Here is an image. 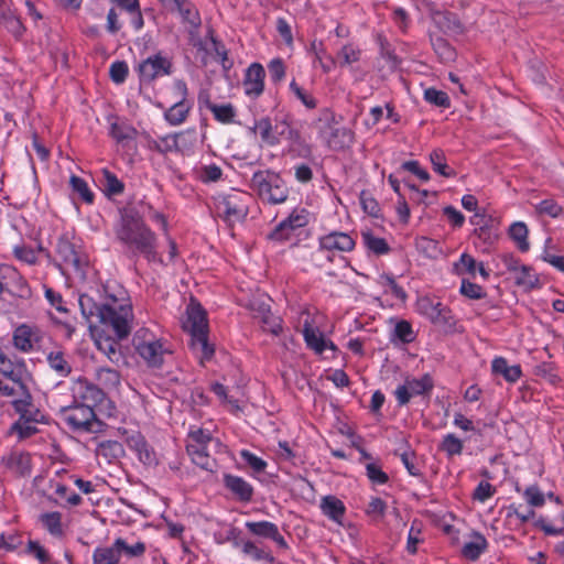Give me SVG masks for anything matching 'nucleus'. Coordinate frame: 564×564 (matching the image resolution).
Wrapping results in <instances>:
<instances>
[{
  "instance_id": "52",
  "label": "nucleus",
  "mask_w": 564,
  "mask_h": 564,
  "mask_svg": "<svg viewBox=\"0 0 564 564\" xmlns=\"http://www.w3.org/2000/svg\"><path fill=\"white\" fill-rule=\"evenodd\" d=\"M69 185L72 191L76 193L83 202L87 204H91L94 202V193L90 191L85 180L79 176L72 175Z\"/></svg>"
},
{
  "instance_id": "59",
  "label": "nucleus",
  "mask_w": 564,
  "mask_h": 564,
  "mask_svg": "<svg viewBox=\"0 0 564 564\" xmlns=\"http://www.w3.org/2000/svg\"><path fill=\"white\" fill-rule=\"evenodd\" d=\"M527 503L533 508H541L545 505V495L536 485H531L522 492Z\"/></svg>"
},
{
  "instance_id": "44",
  "label": "nucleus",
  "mask_w": 564,
  "mask_h": 564,
  "mask_svg": "<svg viewBox=\"0 0 564 564\" xmlns=\"http://www.w3.org/2000/svg\"><path fill=\"white\" fill-rule=\"evenodd\" d=\"M94 564H118L120 553L115 545V542L109 547H98L94 551Z\"/></svg>"
},
{
  "instance_id": "41",
  "label": "nucleus",
  "mask_w": 564,
  "mask_h": 564,
  "mask_svg": "<svg viewBox=\"0 0 564 564\" xmlns=\"http://www.w3.org/2000/svg\"><path fill=\"white\" fill-rule=\"evenodd\" d=\"M209 35L210 46L207 50L215 54L225 72L229 70L234 63L228 57V51L226 46L214 36L213 32H210Z\"/></svg>"
},
{
  "instance_id": "2",
  "label": "nucleus",
  "mask_w": 564,
  "mask_h": 564,
  "mask_svg": "<svg viewBox=\"0 0 564 564\" xmlns=\"http://www.w3.org/2000/svg\"><path fill=\"white\" fill-rule=\"evenodd\" d=\"M117 239L133 256H142L148 262L163 263L158 252L156 235L138 217L126 214L115 227Z\"/></svg>"
},
{
  "instance_id": "43",
  "label": "nucleus",
  "mask_w": 564,
  "mask_h": 564,
  "mask_svg": "<svg viewBox=\"0 0 564 564\" xmlns=\"http://www.w3.org/2000/svg\"><path fill=\"white\" fill-rule=\"evenodd\" d=\"M362 242L368 250L377 256L386 254L390 251V247L386 239L377 237L370 231L362 232Z\"/></svg>"
},
{
  "instance_id": "6",
  "label": "nucleus",
  "mask_w": 564,
  "mask_h": 564,
  "mask_svg": "<svg viewBox=\"0 0 564 564\" xmlns=\"http://www.w3.org/2000/svg\"><path fill=\"white\" fill-rule=\"evenodd\" d=\"M250 202L251 196L248 193L234 191L218 198L216 209L218 215L227 223L235 224L246 218Z\"/></svg>"
},
{
  "instance_id": "8",
  "label": "nucleus",
  "mask_w": 564,
  "mask_h": 564,
  "mask_svg": "<svg viewBox=\"0 0 564 564\" xmlns=\"http://www.w3.org/2000/svg\"><path fill=\"white\" fill-rule=\"evenodd\" d=\"M245 307L252 317L259 321L264 332L275 336L282 332V319L271 313L270 299L265 295H254L247 301Z\"/></svg>"
},
{
  "instance_id": "24",
  "label": "nucleus",
  "mask_w": 564,
  "mask_h": 564,
  "mask_svg": "<svg viewBox=\"0 0 564 564\" xmlns=\"http://www.w3.org/2000/svg\"><path fill=\"white\" fill-rule=\"evenodd\" d=\"M319 508L325 517L336 522L337 524H343L346 507L344 502L336 496H324L321 499Z\"/></svg>"
},
{
  "instance_id": "58",
  "label": "nucleus",
  "mask_w": 564,
  "mask_h": 564,
  "mask_svg": "<svg viewBox=\"0 0 564 564\" xmlns=\"http://www.w3.org/2000/svg\"><path fill=\"white\" fill-rule=\"evenodd\" d=\"M422 523L417 520H414L410 527L408 533L406 541V551L410 554H415L417 551V545L423 541L422 539Z\"/></svg>"
},
{
  "instance_id": "61",
  "label": "nucleus",
  "mask_w": 564,
  "mask_h": 564,
  "mask_svg": "<svg viewBox=\"0 0 564 564\" xmlns=\"http://www.w3.org/2000/svg\"><path fill=\"white\" fill-rule=\"evenodd\" d=\"M424 99L434 106L448 108L451 105V100L448 98V95L443 91L435 88H427L424 90Z\"/></svg>"
},
{
  "instance_id": "30",
  "label": "nucleus",
  "mask_w": 564,
  "mask_h": 564,
  "mask_svg": "<svg viewBox=\"0 0 564 564\" xmlns=\"http://www.w3.org/2000/svg\"><path fill=\"white\" fill-rule=\"evenodd\" d=\"M191 109L192 104L183 98L164 112V119L170 126H180L186 120Z\"/></svg>"
},
{
  "instance_id": "22",
  "label": "nucleus",
  "mask_w": 564,
  "mask_h": 564,
  "mask_svg": "<svg viewBox=\"0 0 564 564\" xmlns=\"http://www.w3.org/2000/svg\"><path fill=\"white\" fill-rule=\"evenodd\" d=\"M224 485L240 501L249 502L253 496V487L242 477L226 474Z\"/></svg>"
},
{
  "instance_id": "13",
  "label": "nucleus",
  "mask_w": 564,
  "mask_h": 564,
  "mask_svg": "<svg viewBox=\"0 0 564 564\" xmlns=\"http://www.w3.org/2000/svg\"><path fill=\"white\" fill-rule=\"evenodd\" d=\"M138 73L142 83H151L159 77L172 73V62L162 53L149 56L138 66Z\"/></svg>"
},
{
  "instance_id": "14",
  "label": "nucleus",
  "mask_w": 564,
  "mask_h": 564,
  "mask_svg": "<svg viewBox=\"0 0 564 564\" xmlns=\"http://www.w3.org/2000/svg\"><path fill=\"white\" fill-rule=\"evenodd\" d=\"M74 403L88 404L94 408L105 400L106 392L85 378H78L72 387Z\"/></svg>"
},
{
  "instance_id": "51",
  "label": "nucleus",
  "mask_w": 564,
  "mask_h": 564,
  "mask_svg": "<svg viewBox=\"0 0 564 564\" xmlns=\"http://www.w3.org/2000/svg\"><path fill=\"white\" fill-rule=\"evenodd\" d=\"M123 452L122 445L117 441L100 442L96 448L97 456L105 457L108 462L118 458Z\"/></svg>"
},
{
  "instance_id": "29",
  "label": "nucleus",
  "mask_w": 564,
  "mask_h": 564,
  "mask_svg": "<svg viewBox=\"0 0 564 564\" xmlns=\"http://www.w3.org/2000/svg\"><path fill=\"white\" fill-rule=\"evenodd\" d=\"M488 542L479 532H473L470 541L466 542L462 549L465 558L476 561L487 550Z\"/></svg>"
},
{
  "instance_id": "48",
  "label": "nucleus",
  "mask_w": 564,
  "mask_h": 564,
  "mask_svg": "<svg viewBox=\"0 0 564 564\" xmlns=\"http://www.w3.org/2000/svg\"><path fill=\"white\" fill-rule=\"evenodd\" d=\"M440 449L444 452L448 457L458 456L463 453L464 443L455 434L448 433L443 436L440 444Z\"/></svg>"
},
{
  "instance_id": "56",
  "label": "nucleus",
  "mask_w": 564,
  "mask_h": 564,
  "mask_svg": "<svg viewBox=\"0 0 564 564\" xmlns=\"http://www.w3.org/2000/svg\"><path fill=\"white\" fill-rule=\"evenodd\" d=\"M104 191L107 195H120L123 189V183L110 171L104 170V181H102Z\"/></svg>"
},
{
  "instance_id": "17",
  "label": "nucleus",
  "mask_w": 564,
  "mask_h": 564,
  "mask_svg": "<svg viewBox=\"0 0 564 564\" xmlns=\"http://www.w3.org/2000/svg\"><path fill=\"white\" fill-rule=\"evenodd\" d=\"M302 334L307 347L316 355L322 356L327 349L333 352L337 350L336 345L332 340L326 339L323 333L312 326L308 314H306L304 319Z\"/></svg>"
},
{
  "instance_id": "62",
  "label": "nucleus",
  "mask_w": 564,
  "mask_h": 564,
  "mask_svg": "<svg viewBox=\"0 0 564 564\" xmlns=\"http://www.w3.org/2000/svg\"><path fill=\"white\" fill-rule=\"evenodd\" d=\"M274 135L276 138V145L282 140H292L294 135V131L291 128L286 118L279 119L278 117L274 119Z\"/></svg>"
},
{
  "instance_id": "23",
  "label": "nucleus",
  "mask_w": 564,
  "mask_h": 564,
  "mask_svg": "<svg viewBox=\"0 0 564 564\" xmlns=\"http://www.w3.org/2000/svg\"><path fill=\"white\" fill-rule=\"evenodd\" d=\"M129 447L135 452L141 463L148 466H155L159 463V457L154 449L148 444L141 435L131 436L128 441Z\"/></svg>"
},
{
  "instance_id": "46",
  "label": "nucleus",
  "mask_w": 564,
  "mask_h": 564,
  "mask_svg": "<svg viewBox=\"0 0 564 564\" xmlns=\"http://www.w3.org/2000/svg\"><path fill=\"white\" fill-rule=\"evenodd\" d=\"M96 344L98 349L105 354L111 362L119 364L122 360V354L118 341L111 338H105L97 340Z\"/></svg>"
},
{
  "instance_id": "10",
  "label": "nucleus",
  "mask_w": 564,
  "mask_h": 564,
  "mask_svg": "<svg viewBox=\"0 0 564 564\" xmlns=\"http://www.w3.org/2000/svg\"><path fill=\"white\" fill-rule=\"evenodd\" d=\"M311 214L305 208H295L269 235V239L276 242L292 241L300 229L310 223Z\"/></svg>"
},
{
  "instance_id": "9",
  "label": "nucleus",
  "mask_w": 564,
  "mask_h": 564,
  "mask_svg": "<svg viewBox=\"0 0 564 564\" xmlns=\"http://www.w3.org/2000/svg\"><path fill=\"white\" fill-rule=\"evenodd\" d=\"M133 345L139 356L149 367H160L163 364L166 349L163 344L145 329L137 332Z\"/></svg>"
},
{
  "instance_id": "42",
  "label": "nucleus",
  "mask_w": 564,
  "mask_h": 564,
  "mask_svg": "<svg viewBox=\"0 0 564 564\" xmlns=\"http://www.w3.org/2000/svg\"><path fill=\"white\" fill-rule=\"evenodd\" d=\"M198 181L204 184L218 182L223 176V171L217 164H204L195 170Z\"/></svg>"
},
{
  "instance_id": "64",
  "label": "nucleus",
  "mask_w": 564,
  "mask_h": 564,
  "mask_svg": "<svg viewBox=\"0 0 564 564\" xmlns=\"http://www.w3.org/2000/svg\"><path fill=\"white\" fill-rule=\"evenodd\" d=\"M535 209L541 215L556 218L562 214V207L552 198L543 199L535 205Z\"/></svg>"
},
{
  "instance_id": "28",
  "label": "nucleus",
  "mask_w": 564,
  "mask_h": 564,
  "mask_svg": "<svg viewBox=\"0 0 564 564\" xmlns=\"http://www.w3.org/2000/svg\"><path fill=\"white\" fill-rule=\"evenodd\" d=\"M491 370L495 375H500L508 382H516L522 376V370L519 365L510 366L506 358L496 357L491 362Z\"/></svg>"
},
{
  "instance_id": "47",
  "label": "nucleus",
  "mask_w": 564,
  "mask_h": 564,
  "mask_svg": "<svg viewBox=\"0 0 564 564\" xmlns=\"http://www.w3.org/2000/svg\"><path fill=\"white\" fill-rule=\"evenodd\" d=\"M477 271V262L474 257L468 253H462L459 259L453 264V272L457 275L468 274L475 276Z\"/></svg>"
},
{
  "instance_id": "7",
  "label": "nucleus",
  "mask_w": 564,
  "mask_h": 564,
  "mask_svg": "<svg viewBox=\"0 0 564 564\" xmlns=\"http://www.w3.org/2000/svg\"><path fill=\"white\" fill-rule=\"evenodd\" d=\"M62 420L74 431L96 432L100 422L88 404L74 403L61 409Z\"/></svg>"
},
{
  "instance_id": "25",
  "label": "nucleus",
  "mask_w": 564,
  "mask_h": 564,
  "mask_svg": "<svg viewBox=\"0 0 564 564\" xmlns=\"http://www.w3.org/2000/svg\"><path fill=\"white\" fill-rule=\"evenodd\" d=\"M7 469L19 476H26L31 473V456L24 452H12L2 458Z\"/></svg>"
},
{
  "instance_id": "36",
  "label": "nucleus",
  "mask_w": 564,
  "mask_h": 564,
  "mask_svg": "<svg viewBox=\"0 0 564 564\" xmlns=\"http://www.w3.org/2000/svg\"><path fill=\"white\" fill-rule=\"evenodd\" d=\"M206 108L212 111L217 121L224 124L231 123L236 117V109L231 104L217 105L206 100Z\"/></svg>"
},
{
  "instance_id": "33",
  "label": "nucleus",
  "mask_w": 564,
  "mask_h": 564,
  "mask_svg": "<svg viewBox=\"0 0 564 564\" xmlns=\"http://www.w3.org/2000/svg\"><path fill=\"white\" fill-rule=\"evenodd\" d=\"M50 368L59 377H68L72 372V365L61 350L50 351L46 356Z\"/></svg>"
},
{
  "instance_id": "12",
  "label": "nucleus",
  "mask_w": 564,
  "mask_h": 564,
  "mask_svg": "<svg viewBox=\"0 0 564 564\" xmlns=\"http://www.w3.org/2000/svg\"><path fill=\"white\" fill-rule=\"evenodd\" d=\"M434 382L429 373L421 378H405L404 382L394 391L395 399L399 405H405L414 397L424 395L433 390Z\"/></svg>"
},
{
  "instance_id": "19",
  "label": "nucleus",
  "mask_w": 564,
  "mask_h": 564,
  "mask_svg": "<svg viewBox=\"0 0 564 564\" xmlns=\"http://www.w3.org/2000/svg\"><path fill=\"white\" fill-rule=\"evenodd\" d=\"M0 375L3 380L13 381L15 383H26L31 379L26 362L23 358H14L7 364L0 366Z\"/></svg>"
},
{
  "instance_id": "15",
  "label": "nucleus",
  "mask_w": 564,
  "mask_h": 564,
  "mask_svg": "<svg viewBox=\"0 0 564 564\" xmlns=\"http://www.w3.org/2000/svg\"><path fill=\"white\" fill-rule=\"evenodd\" d=\"M417 310L434 324L451 325L453 322L451 310L441 302H434L427 296L421 297L417 301Z\"/></svg>"
},
{
  "instance_id": "27",
  "label": "nucleus",
  "mask_w": 564,
  "mask_h": 564,
  "mask_svg": "<svg viewBox=\"0 0 564 564\" xmlns=\"http://www.w3.org/2000/svg\"><path fill=\"white\" fill-rule=\"evenodd\" d=\"M534 517L535 511L532 508L521 511L520 507L516 503H511L510 506L506 507V523L510 528H521Z\"/></svg>"
},
{
  "instance_id": "57",
  "label": "nucleus",
  "mask_w": 564,
  "mask_h": 564,
  "mask_svg": "<svg viewBox=\"0 0 564 564\" xmlns=\"http://www.w3.org/2000/svg\"><path fill=\"white\" fill-rule=\"evenodd\" d=\"M41 522L51 534L61 535L63 533L62 516L59 512H47L42 514Z\"/></svg>"
},
{
  "instance_id": "49",
  "label": "nucleus",
  "mask_w": 564,
  "mask_h": 564,
  "mask_svg": "<svg viewBox=\"0 0 564 564\" xmlns=\"http://www.w3.org/2000/svg\"><path fill=\"white\" fill-rule=\"evenodd\" d=\"M528 232L527 225L521 221L513 223L509 229L510 237L522 252L529 250Z\"/></svg>"
},
{
  "instance_id": "38",
  "label": "nucleus",
  "mask_w": 564,
  "mask_h": 564,
  "mask_svg": "<svg viewBox=\"0 0 564 564\" xmlns=\"http://www.w3.org/2000/svg\"><path fill=\"white\" fill-rule=\"evenodd\" d=\"M513 279L514 283L524 290H531L539 283V279L532 268L524 264L513 273Z\"/></svg>"
},
{
  "instance_id": "32",
  "label": "nucleus",
  "mask_w": 564,
  "mask_h": 564,
  "mask_svg": "<svg viewBox=\"0 0 564 564\" xmlns=\"http://www.w3.org/2000/svg\"><path fill=\"white\" fill-rule=\"evenodd\" d=\"M209 445L193 446L186 445L187 454L191 456L192 462L205 470H213L215 467V460L208 453Z\"/></svg>"
},
{
  "instance_id": "40",
  "label": "nucleus",
  "mask_w": 564,
  "mask_h": 564,
  "mask_svg": "<svg viewBox=\"0 0 564 564\" xmlns=\"http://www.w3.org/2000/svg\"><path fill=\"white\" fill-rule=\"evenodd\" d=\"M430 161L433 170L444 177H454L456 172L446 163L445 153L441 149H435L430 154Z\"/></svg>"
},
{
  "instance_id": "20",
  "label": "nucleus",
  "mask_w": 564,
  "mask_h": 564,
  "mask_svg": "<svg viewBox=\"0 0 564 564\" xmlns=\"http://www.w3.org/2000/svg\"><path fill=\"white\" fill-rule=\"evenodd\" d=\"M14 411L20 415L19 420L26 422L41 423L44 421V414L33 403L31 392L26 393L25 398L12 400Z\"/></svg>"
},
{
  "instance_id": "3",
  "label": "nucleus",
  "mask_w": 564,
  "mask_h": 564,
  "mask_svg": "<svg viewBox=\"0 0 564 564\" xmlns=\"http://www.w3.org/2000/svg\"><path fill=\"white\" fill-rule=\"evenodd\" d=\"M54 251L53 261L64 275L85 279L88 258L68 234H63L57 238Z\"/></svg>"
},
{
  "instance_id": "54",
  "label": "nucleus",
  "mask_w": 564,
  "mask_h": 564,
  "mask_svg": "<svg viewBox=\"0 0 564 564\" xmlns=\"http://www.w3.org/2000/svg\"><path fill=\"white\" fill-rule=\"evenodd\" d=\"M378 283L384 289L386 293H391L394 297L404 301L406 293L390 274H381L378 279Z\"/></svg>"
},
{
  "instance_id": "18",
  "label": "nucleus",
  "mask_w": 564,
  "mask_h": 564,
  "mask_svg": "<svg viewBox=\"0 0 564 564\" xmlns=\"http://www.w3.org/2000/svg\"><path fill=\"white\" fill-rule=\"evenodd\" d=\"M246 528L249 530L250 533L253 535L272 540L276 543V545L281 549H288V542L283 538V535L280 533L279 528L275 523L270 521H248L246 522Z\"/></svg>"
},
{
  "instance_id": "5",
  "label": "nucleus",
  "mask_w": 564,
  "mask_h": 564,
  "mask_svg": "<svg viewBox=\"0 0 564 564\" xmlns=\"http://www.w3.org/2000/svg\"><path fill=\"white\" fill-rule=\"evenodd\" d=\"M250 188L267 204L280 205L286 202L290 189L283 177L271 170H261L253 173Z\"/></svg>"
},
{
  "instance_id": "55",
  "label": "nucleus",
  "mask_w": 564,
  "mask_h": 564,
  "mask_svg": "<svg viewBox=\"0 0 564 564\" xmlns=\"http://www.w3.org/2000/svg\"><path fill=\"white\" fill-rule=\"evenodd\" d=\"M242 552L254 561H265L269 563L274 562V557L271 552L259 547L251 541H247L242 544Z\"/></svg>"
},
{
  "instance_id": "26",
  "label": "nucleus",
  "mask_w": 564,
  "mask_h": 564,
  "mask_svg": "<svg viewBox=\"0 0 564 564\" xmlns=\"http://www.w3.org/2000/svg\"><path fill=\"white\" fill-rule=\"evenodd\" d=\"M164 8L170 12H177L184 22L192 25H197L200 21L198 11L189 0H173Z\"/></svg>"
},
{
  "instance_id": "11",
  "label": "nucleus",
  "mask_w": 564,
  "mask_h": 564,
  "mask_svg": "<svg viewBox=\"0 0 564 564\" xmlns=\"http://www.w3.org/2000/svg\"><path fill=\"white\" fill-rule=\"evenodd\" d=\"M44 332L36 325L20 324L12 333L13 347L23 354H30L41 348Z\"/></svg>"
},
{
  "instance_id": "45",
  "label": "nucleus",
  "mask_w": 564,
  "mask_h": 564,
  "mask_svg": "<svg viewBox=\"0 0 564 564\" xmlns=\"http://www.w3.org/2000/svg\"><path fill=\"white\" fill-rule=\"evenodd\" d=\"M360 55H361L360 48L352 43H348V44H345L337 52L336 61L339 64V66L344 67V66H348V65H351L352 63L358 62L360 59Z\"/></svg>"
},
{
  "instance_id": "35",
  "label": "nucleus",
  "mask_w": 564,
  "mask_h": 564,
  "mask_svg": "<svg viewBox=\"0 0 564 564\" xmlns=\"http://www.w3.org/2000/svg\"><path fill=\"white\" fill-rule=\"evenodd\" d=\"M415 248L420 253L430 259H437L444 254V251L440 246V242L429 237L416 238Z\"/></svg>"
},
{
  "instance_id": "39",
  "label": "nucleus",
  "mask_w": 564,
  "mask_h": 564,
  "mask_svg": "<svg viewBox=\"0 0 564 564\" xmlns=\"http://www.w3.org/2000/svg\"><path fill=\"white\" fill-rule=\"evenodd\" d=\"M110 135L118 143H126L135 139L137 130L127 122L116 121L110 127Z\"/></svg>"
},
{
  "instance_id": "21",
  "label": "nucleus",
  "mask_w": 564,
  "mask_h": 564,
  "mask_svg": "<svg viewBox=\"0 0 564 564\" xmlns=\"http://www.w3.org/2000/svg\"><path fill=\"white\" fill-rule=\"evenodd\" d=\"M355 247V240L345 232L334 231L328 235L321 237L319 249L321 250H338L348 252Z\"/></svg>"
},
{
  "instance_id": "31",
  "label": "nucleus",
  "mask_w": 564,
  "mask_h": 564,
  "mask_svg": "<svg viewBox=\"0 0 564 564\" xmlns=\"http://www.w3.org/2000/svg\"><path fill=\"white\" fill-rule=\"evenodd\" d=\"M95 380L98 386L106 392L116 390L120 384V373L116 369L108 367H99L95 372Z\"/></svg>"
},
{
  "instance_id": "16",
  "label": "nucleus",
  "mask_w": 564,
  "mask_h": 564,
  "mask_svg": "<svg viewBox=\"0 0 564 564\" xmlns=\"http://www.w3.org/2000/svg\"><path fill=\"white\" fill-rule=\"evenodd\" d=\"M265 70L260 63H252L245 72L242 88L251 99H256L262 95L264 90Z\"/></svg>"
},
{
  "instance_id": "53",
  "label": "nucleus",
  "mask_w": 564,
  "mask_h": 564,
  "mask_svg": "<svg viewBox=\"0 0 564 564\" xmlns=\"http://www.w3.org/2000/svg\"><path fill=\"white\" fill-rule=\"evenodd\" d=\"M115 545L118 549L120 555L123 553L128 557H140L144 554L147 547L145 544L141 541L135 542L130 545L127 543L124 539L118 538L115 540Z\"/></svg>"
},
{
  "instance_id": "1",
  "label": "nucleus",
  "mask_w": 564,
  "mask_h": 564,
  "mask_svg": "<svg viewBox=\"0 0 564 564\" xmlns=\"http://www.w3.org/2000/svg\"><path fill=\"white\" fill-rule=\"evenodd\" d=\"M78 304L87 323L93 324L96 318L106 327H110L118 339H123L130 334L133 313L130 300L123 290L118 294L107 293L101 305H98L88 294H80Z\"/></svg>"
},
{
  "instance_id": "37",
  "label": "nucleus",
  "mask_w": 564,
  "mask_h": 564,
  "mask_svg": "<svg viewBox=\"0 0 564 564\" xmlns=\"http://www.w3.org/2000/svg\"><path fill=\"white\" fill-rule=\"evenodd\" d=\"M254 132L260 134L261 141L270 147L276 145V138L274 135V124L269 117H263L256 121L252 128Z\"/></svg>"
},
{
  "instance_id": "34",
  "label": "nucleus",
  "mask_w": 564,
  "mask_h": 564,
  "mask_svg": "<svg viewBox=\"0 0 564 564\" xmlns=\"http://www.w3.org/2000/svg\"><path fill=\"white\" fill-rule=\"evenodd\" d=\"M176 152L188 154L193 151L197 142V132L195 128L186 129L175 133Z\"/></svg>"
},
{
  "instance_id": "50",
  "label": "nucleus",
  "mask_w": 564,
  "mask_h": 564,
  "mask_svg": "<svg viewBox=\"0 0 564 564\" xmlns=\"http://www.w3.org/2000/svg\"><path fill=\"white\" fill-rule=\"evenodd\" d=\"M29 391V384L26 383H15L13 381L2 380L0 386V394L3 397H10L13 400L25 398Z\"/></svg>"
},
{
  "instance_id": "63",
  "label": "nucleus",
  "mask_w": 564,
  "mask_h": 564,
  "mask_svg": "<svg viewBox=\"0 0 564 564\" xmlns=\"http://www.w3.org/2000/svg\"><path fill=\"white\" fill-rule=\"evenodd\" d=\"M433 47L435 53L440 56L442 62H451L455 58V51L443 37H436L433 41Z\"/></svg>"
},
{
  "instance_id": "4",
  "label": "nucleus",
  "mask_w": 564,
  "mask_h": 564,
  "mask_svg": "<svg viewBox=\"0 0 564 564\" xmlns=\"http://www.w3.org/2000/svg\"><path fill=\"white\" fill-rule=\"evenodd\" d=\"M183 327L191 336V348L200 364L210 360L215 349L208 341L206 313L200 305L191 304L188 306Z\"/></svg>"
},
{
  "instance_id": "60",
  "label": "nucleus",
  "mask_w": 564,
  "mask_h": 564,
  "mask_svg": "<svg viewBox=\"0 0 564 564\" xmlns=\"http://www.w3.org/2000/svg\"><path fill=\"white\" fill-rule=\"evenodd\" d=\"M214 442V438L209 431L204 429H192L187 436L186 445L193 446H203L210 445Z\"/></svg>"
}]
</instances>
